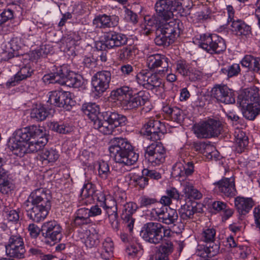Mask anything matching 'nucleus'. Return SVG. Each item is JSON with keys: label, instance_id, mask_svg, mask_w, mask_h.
<instances>
[{"label": "nucleus", "instance_id": "4c0bfd02", "mask_svg": "<svg viewBox=\"0 0 260 260\" xmlns=\"http://www.w3.org/2000/svg\"><path fill=\"white\" fill-rule=\"evenodd\" d=\"M85 246L88 248L96 247L100 243V235L95 230L93 232L86 231L82 238Z\"/></svg>", "mask_w": 260, "mask_h": 260}, {"label": "nucleus", "instance_id": "f257e3e1", "mask_svg": "<svg viewBox=\"0 0 260 260\" xmlns=\"http://www.w3.org/2000/svg\"><path fill=\"white\" fill-rule=\"evenodd\" d=\"M110 98L114 102H118L124 110H133L145 105L148 100V93L141 90L133 95L132 88L123 86L112 90Z\"/></svg>", "mask_w": 260, "mask_h": 260}, {"label": "nucleus", "instance_id": "b1692460", "mask_svg": "<svg viewBox=\"0 0 260 260\" xmlns=\"http://www.w3.org/2000/svg\"><path fill=\"white\" fill-rule=\"evenodd\" d=\"M49 197L45 188H40L34 190L25 202H29L32 205L51 206Z\"/></svg>", "mask_w": 260, "mask_h": 260}, {"label": "nucleus", "instance_id": "423d86ee", "mask_svg": "<svg viewBox=\"0 0 260 260\" xmlns=\"http://www.w3.org/2000/svg\"><path fill=\"white\" fill-rule=\"evenodd\" d=\"M199 46L211 54H219L223 52L226 48L224 40L215 34L201 35Z\"/></svg>", "mask_w": 260, "mask_h": 260}, {"label": "nucleus", "instance_id": "13d9d810", "mask_svg": "<svg viewBox=\"0 0 260 260\" xmlns=\"http://www.w3.org/2000/svg\"><path fill=\"white\" fill-rule=\"evenodd\" d=\"M70 72L71 71H69L68 67L64 64L57 68L56 72L54 73L56 76L58 77L60 85L62 84V83L61 82V80L64 81Z\"/></svg>", "mask_w": 260, "mask_h": 260}, {"label": "nucleus", "instance_id": "37998d69", "mask_svg": "<svg viewBox=\"0 0 260 260\" xmlns=\"http://www.w3.org/2000/svg\"><path fill=\"white\" fill-rule=\"evenodd\" d=\"M160 244L158 252L162 258H167L174 251L173 242L171 239H169V238H165Z\"/></svg>", "mask_w": 260, "mask_h": 260}, {"label": "nucleus", "instance_id": "2f4dec72", "mask_svg": "<svg viewBox=\"0 0 260 260\" xmlns=\"http://www.w3.org/2000/svg\"><path fill=\"white\" fill-rule=\"evenodd\" d=\"M88 213V209L81 208L76 212L74 219V224L77 226L81 227L91 222Z\"/></svg>", "mask_w": 260, "mask_h": 260}, {"label": "nucleus", "instance_id": "4be33fe9", "mask_svg": "<svg viewBox=\"0 0 260 260\" xmlns=\"http://www.w3.org/2000/svg\"><path fill=\"white\" fill-rule=\"evenodd\" d=\"M104 44L108 49L119 47L126 44L127 37L121 33L110 31L104 35Z\"/></svg>", "mask_w": 260, "mask_h": 260}, {"label": "nucleus", "instance_id": "a211bd4d", "mask_svg": "<svg viewBox=\"0 0 260 260\" xmlns=\"http://www.w3.org/2000/svg\"><path fill=\"white\" fill-rule=\"evenodd\" d=\"M166 127L165 124L158 120L150 119L146 125V132L148 139L155 141L160 140V137L166 133Z\"/></svg>", "mask_w": 260, "mask_h": 260}, {"label": "nucleus", "instance_id": "3c124183", "mask_svg": "<svg viewBox=\"0 0 260 260\" xmlns=\"http://www.w3.org/2000/svg\"><path fill=\"white\" fill-rule=\"evenodd\" d=\"M191 67L184 60H179L176 62V71L183 77H187Z\"/></svg>", "mask_w": 260, "mask_h": 260}, {"label": "nucleus", "instance_id": "c9c22d12", "mask_svg": "<svg viewBox=\"0 0 260 260\" xmlns=\"http://www.w3.org/2000/svg\"><path fill=\"white\" fill-rule=\"evenodd\" d=\"M162 112L172 121L180 123L183 119L182 110L176 107H171L169 105L163 106Z\"/></svg>", "mask_w": 260, "mask_h": 260}, {"label": "nucleus", "instance_id": "de8ad7c7", "mask_svg": "<svg viewBox=\"0 0 260 260\" xmlns=\"http://www.w3.org/2000/svg\"><path fill=\"white\" fill-rule=\"evenodd\" d=\"M50 128L60 134H66L73 131V127L68 123L52 122L49 125Z\"/></svg>", "mask_w": 260, "mask_h": 260}, {"label": "nucleus", "instance_id": "603ef678", "mask_svg": "<svg viewBox=\"0 0 260 260\" xmlns=\"http://www.w3.org/2000/svg\"><path fill=\"white\" fill-rule=\"evenodd\" d=\"M240 71V66L237 63L233 64L221 70V72L223 74L226 75L229 78L238 75Z\"/></svg>", "mask_w": 260, "mask_h": 260}, {"label": "nucleus", "instance_id": "20e7f679", "mask_svg": "<svg viewBox=\"0 0 260 260\" xmlns=\"http://www.w3.org/2000/svg\"><path fill=\"white\" fill-rule=\"evenodd\" d=\"M216 233V230L213 228L206 227L203 229L200 239L206 244L200 246L197 252L198 255L203 258H211L219 252V244L215 242Z\"/></svg>", "mask_w": 260, "mask_h": 260}, {"label": "nucleus", "instance_id": "49530a36", "mask_svg": "<svg viewBox=\"0 0 260 260\" xmlns=\"http://www.w3.org/2000/svg\"><path fill=\"white\" fill-rule=\"evenodd\" d=\"M154 42L156 45L159 46H169L171 44L174 42L158 27L156 30V37Z\"/></svg>", "mask_w": 260, "mask_h": 260}, {"label": "nucleus", "instance_id": "052dcab7", "mask_svg": "<svg viewBox=\"0 0 260 260\" xmlns=\"http://www.w3.org/2000/svg\"><path fill=\"white\" fill-rule=\"evenodd\" d=\"M6 214L5 217L9 222L16 223L19 220V212L15 210L4 211Z\"/></svg>", "mask_w": 260, "mask_h": 260}, {"label": "nucleus", "instance_id": "58836bf2", "mask_svg": "<svg viewBox=\"0 0 260 260\" xmlns=\"http://www.w3.org/2000/svg\"><path fill=\"white\" fill-rule=\"evenodd\" d=\"M82 110L85 115H87L93 122L99 119L100 107L95 103H87L84 104Z\"/></svg>", "mask_w": 260, "mask_h": 260}, {"label": "nucleus", "instance_id": "c85d7f7f", "mask_svg": "<svg viewBox=\"0 0 260 260\" xmlns=\"http://www.w3.org/2000/svg\"><path fill=\"white\" fill-rule=\"evenodd\" d=\"M179 212L182 220L188 221L193 219L194 214L200 211L194 203L188 202L181 206Z\"/></svg>", "mask_w": 260, "mask_h": 260}, {"label": "nucleus", "instance_id": "9b49d317", "mask_svg": "<svg viewBox=\"0 0 260 260\" xmlns=\"http://www.w3.org/2000/svg\"><path fill=\"white\" fill-rule=\"evenodd\" d=\"M212 96L219 103L232 104L235 103V93L226 84H215L211 90Z\"/></svg>", "mask_w": 260, "mask_h": 260}, {"label": "nucleus", "instance_id": "5fc2aeb1", "mask_svg": "<svg viewBox=\"0 0 260 260\" xmlns=\"http://www.w3.org/2000/svg\"><path fill=\"white\" fill-rule=\"evenodd\" d=\"M95 191V185L91 182H87L83 185L81 196L83 198H89L92 197Z\"/></svg>", "mask_w": 260, "mask_h": 260}, {"label": "nucleus", "instance_id": "a878e982", "mask_svg": "<svg viewBox=\"0 0 260 260\" xmlns=\"http://www.w3.org/2000/svg\"><path fill=\"white\" fill-rule=\"evenodd\" d=\"M34 71L29 64L23 66L19 71L7 82V86L10 88L16 85L20 81L30 77L34 73Z\"/></svg>", "mask_w": 260, "mask_h": 260}, {"label": "nucleus", "instance_id": "6ab92c4d", "mask_svg": "<svg viewBox=\"0 0 260 260\" xmlns=\"http://www.w3.org/2000/svg\"><path fill=\"white\" fill-rule=\"evenodd\" d=\"M109 150L111 156L118 154L126 153L133 150V146L127 139L122 138H114L110 141Z\"/></svg>", "mask_w": 260, "mask_h": 260}, {"label": "nucleus", "instance_id": "aec40b11", "mask_svg": "<svg viewBox=\"0 0 260 260\" xmlns=\"http://www.w3.org/2000/svg\"><path fill=\"white\" fill-rule=\"evenodd\" d=\"M167 21H161L158 27L174 42L181 33L180 22L176 19H170L169 22Z\"/></svg>", "mask_w": 260, "mask_h": 260}, {"label": "nucleus", "instance_id": "864d4df0", "mask_svg": "<svg viewBox=\"0 0 260 260\" xmlns=\"http://www.w3.org/2000/svg\"><path fill=\"white\" fill-rule=\"evenodd\" d=\"M150 73L146 70H143L139 72L136 76L137 83L146 88Z\"/></svg>", "mask_w": 260, "mask_h": 260}, {"label": "nucleus", "instance_id": "7ed1b4c3", "mask_svg": "<svg viewBox=\"0 0 260 260\" xmlns=\"http://www.w3.org/2000/svg\"><path fill=\"white\" fill-rule=\"evenodd\" d=\"M140 236L147 242L157 245L164 238L170 237L171 231L160 222H149L142 228Z\"/></svg>", "mask_w": 260, "mask_h": 260}, {"label": "nucleus", "instance_id": "c03bdc74", "mask_svg": "<svg viewBox=\"0 0 260 260\" xmlns=\"http://www.w3.org/2000/svg\"><path fill=\"white\" fill-rule=\"evenodd\" d=\"M28 127L30 138H38L42 139L40 140V142L42 145H45V144L47 142V140L46 138L45 137L46 135L45 128L43 126H41L39 125H31Z\"/></svg>", "mask_w": 260, "mask_h": 260}, {"label": "nucleus", "instance_id": "a18cd8bd", "mask_svg": "<svg viewBox=\"0 0 260 260\" xmlns=\"http://www.w3.org/2000/svg\"><path fill=\"white\" fill-rule=\"evenodd\" d=\"M49 112L43 105H39L33 108L30 113V117L37 121H42L46 119Z\"/></svg>", "mask_w": 260, "mask_h": 260}, {"label": "nucleus", "instance_id": "1a4fd4ad", "mask_svg": "<svg viewBox=\"0 0 260 260\" xmlns=\"http://www.w3.org/2000/svg\"><path fill=\"white\" fill-rule=\"evenodd\" d=\"M144 157L151 166H159L165 161L166 149L161 142L155 141L145 148Z\"/></svg>", "mask_w": 260, "mask_h": 260}, {"label": "nucleus", "instance_id": "0e129e2a", "mask_svg": "<svg viewBox=\"0 0 260 260\" xmlns=\"http://www.w3.org/2000/svg\"><path fill=\"white\" fill-rule=\"evenodd\" d=\"M183 171L180 170L177 173L176 176H183L184 175L188 176L191 175L194 172V165L192 162L188 161L185 167H183Z\"/></svg>", "mask_w": 260, "mask_h": 260}, {"label": "nucleus", "instance_id": "7c9ffc66", "mask_svg": "<svg viewBox=\"0 0 260 260\" xmlns=\"http://www.w3.org/2000/svg\"><path fill=\"white\" fill-rule=\"evenodd\" d=\"M113 157L117 163L125 166H131L137 162L139 158V154L134 150H132L126 153L118 154Z\"/></svg>", "mask_w": 260, "mask_h": 260}, {"label": "nucleus", "instance_id": "cd10ccee", "mask_svg": "<svg viewBox=\"0 0 260 260\" xmlns=\"http://www.w3.org/2000/svg\"><path fill=\"white\" fill-rule=\"evenodd\" d=\"M254 203L251 198L237 197L235 199V206L241 215H246L252 209Z\"/></svg>", "mask_w": 260, "mask_h": 260}, {"label": "nucleus", "instance_id": "dca6fc26", "mask_svg": "<svg viewBox=\"0 0 260 260\" xmlns=\"http://www.w3.org/2000/svg\"><path fill=\"white\" fill-rule=\"evenodd\" d=\"M170 59L165 55L161 54H154L147 57V65L150 70L154 71L161 68L159 70L158 74L160 76H164L169 71V62Z\"/></svg>", "mask_w": 260, "mask_h": 260}, {"label": "nucleus", "instance_id": "680f3d73", "mask_svg": "<svg viewBox=\"0 0 260 260\" xmlns=\"http://www.w3.org/2000/svg\"><path fill=\"white\" fill-rule=\"evenodd\" d=\"M14 18V12L10 9H5L0 14V26Z\"/></svg>", "mask_w": 260, "mask_h": 260}, {"label": "nucleus", "instance_id": "69168bd1", "mask_svg": "<svg viewBox=\"0 0 260 260\" xmlns=\"http://www.w3.org/2000/svg\"><path fill=\"white\" fill-rule=\"evenodd\" d=\"M142 175L145 176L148 178L158 180L161 178V175L160 173L154 170H149L144 169L142 171Z\"/></svg>", "mask_w": 260, "mask_h": 260}, {"label": "nucleus", "instance_id": "6e6d98bb", "mask_svg": "<svg viewBox=\"0 0 260 260\" xmlns=\"http://www.w3.org/2000/svg\"><path fill=\"white\" fill-rule=\"evenodd\" d=\"M14 184L8 179L0 180V192L3 194H8L14 190Z\"/></svg>", "mask_w": 260, "mask_h": 260}, {"label": "nucleus", "instance_id": "393cba45", "mask_svg": "<svg viewBox=\"0 0 260 260\" xmlns=\"http://www.w3.org/2000/svg\"><path fill=\"white\" fill-rule=\"evenodd\" d=\"M119 18L115 15L108 16L106 14L99 15L93 20V24L96 27L101 28H109L117 25Z\"/></svg>", "mask_w": 260, "mask_h": 260}, {"label": "nucleus", "instance_id": "39448f33", "mask_svg": "<svg viewBox=\"0 0 260 260\" xmlns=\"http://www.w3.org/2000/svg\"><path fill=\"white\" fill-rule=\"evenodd\" d=\"M6 233L2 234V238L6 234L8 236V241L5 247L7 256L14 258L22 259L25 257L26 249L23 238L18 233L13 234L9 229L5 230Z\"/></svg>", "mask_w": 260, "mask_h": 260}, {"label": "nucleus", "instance_id": "f704fd0d", "mask_svg": "<svg viewBox=\"0 0 260 260\" xmlns=\"http://www.w3.org/2000/svg\"><path fill=\"white\" fill-rule=\"evenodd\" d=\"M183 186L182 192L186 198L190 200H198L202 198V193L200 191L196 188L191 183L186 181L184 183Z\"/></svg>", "mask_w": 260, "mask_h": 260}, {"label": "nucleus", "instance_id": "ddd939ff", "mask_svg": "<svg viewBox=\"0 0 260 260\" xmlns=\"http://www.w3.org/2000/svg\"><path fill=\"white\" fill-rule=\"evenodd\" d=\"M47 102L58 107L64 108L67 111L70 110L74 105L71 93L62 91H52L49 92Z\"/></svg>", "mask_w": 260, "mask_h": 260}, {"label": "nucleus", "instance_id": "4d7b16f0", "mask_svg": "<svg viewBox=\"0 0 260 260\" xmlns=\"http://www.w3.org/2000/svg\"><path fill=\"white\" fill-rule=\"evenodd\" d=\"M98 172L99 175L101 178L106 179L110 173L108 163L105 161H100Z\"/></svg>", "mask_w": 260, "mask_h": 260}, {"label": "nucleus", "instance_id": "5701e85b", "mask_svg": "<svg viewBox=\"0 0 260 260\" xmlns=\"http://www.w3.org/2000/svg\"><path fill=\"white\" fill-rule=\"evenodd\" d=\"M215 189L220 191L223 196L227 197H233L236 196V189L234 179L230 178H224L214 183Z\"/></svg>", "mask_w": 260, "mask_h": 260}, {"label": "nucleus", "instance_id": "338daca9", "mask_svg": "<svg viewBox=\"0 0 260 260\" xmlns=\"http://www.w3.org/2000/svg\"><path fill=\"white\" fill-rule=\"evenodd\" d=\"M187 77L190 81H196L201 79L203 77V74L202 72L191 67Z\"/></svg>", "mask_w": 260, "mask_h": 260}, {"label": "nucleus", "instance_id": "ea45409f", "mask_svg": "<svg viewBox=\"0 0 260 260\" xmlns=\"http://www.w3.org/2000/svg\"><path fill=\"white\" fill-rule=\"evenodd\" d=\"M93 125L95 129H98L104 135L113 134L115 132L114 125H112L107 119L104 120L99 119L94 122Z\"/></svg>", "mask_w": 260, "mask_h": 260}, {"label": "nucleus", "instance_id": "9d476101", "mask_svg": "<svg viewBox=\"0 0 260 260\" xmlns=\"http://www.w3.org/2000/svg\"><path fill=\"white\" fill-rule=\"evenodd\" d=\"M150 215L159 222L170 225L175 224L178 219L177 211L162 205H157L151 209Z\"/></svg>", "mask_w": 260, "mask_h": 260}, {"label": "nucleus", "instance_id": "412c9836", "mask_svg": "<svg viewBox=\"0 0 260 260\" xmlns=\"http://www.w3.org/2000/svg\"><path fill=\"white\" fill-rule=\"evenodd\" d=\"M176 0H159L155 5V9L158 19L161 21H169L173 16L172 4Z\"/></svg>", "mask_w": 260, "mask_h": 260}, {"label": "nucleus", "instance_id": "473e14b6", "mask_svg": "<svg viewBox=\"0 0 260 260\" xmlns=\"http://www.w3.org/2000/svg\"><path fill=\"white\" fill-rule=\"evenodd\" d=\"M242 66L256 73L260 72V57L246 55L241 61Z\"/></svg>", "mask_w": 260, "mask_h": 260}, {"label": "nucleus", "instance_id": "8fccbe9b", "mask_svg": "<svg viewBox=\"0 0 260 260\" xmlns=\"http://www.w3.org/2000/svg\"><path fill=\"white\" fill-rule=\"evenodd\" d=\"M135 53V49L134 46H126L119 50L118 59L120 61H126L131 58Z\"/></svg>", "mask_w": 260, "mask_h": 260}, {"label": "nucleus", "instance_id": "6e6552de", "mask_svg": "<svg viewBox=\"0 0 260 260\" xmlns=\"http://www.w3.org/2000/svg\"><path fill=\"white\" fill-rule=\"evenodd\" d=\"M30 139L28 127H24L18 129L15 133L14 136L10 138L9 146L13 153L20 157L24 155L26 150L25 145Z\"/></svg>", "mask_w": 260, "mask_h": 260}, {"label": "nucleus", "instance_id": "774afa93", "mask_svg": "<svg viewBox=\"0 0 260 260\" xmlns=\"http://www.w3.org/2000/svg\"><path fill=\"white\" fill-rule=\"evenodd\" d=\"M135 182V186L139 189H144L148 184V178L145 176L142 175V176H139L134 179Z\"/></svg>", "mask_w": 260, "mask_h": 260}, {"label": "nucleus", "instance_id": "f03ea898", "mask_svg": "<svg viewBox=\"0 0 260 260\" xmlns=\"http://www.w3.org/2000/svg\"><path fill=\"white\" fill-rule=\"evenodd\" d=\"M258 91V88L255 86L247 89L239 99L243 116L247 119L253 120L260 114V96Z\"/></svg>", "mask_w": 260, "mask_h": 260}, {"label": "nucleus", "instance_id": "a19ab883", "mask_svg": "<svg viewBox=\"0 0 260 260\" xmlns=\"http://www.w3.org/2000/svg\"><path fill=\"white\" fill-rule=\"evenodd\" d=\"M106 115L107 120L114 125L115 128L126 124L127 118L122 114H118L116 112H108L106 113Z\"/></svg>", "mask_w": 260, "mask_h": 260}, {"label": "nucleus", "instance_id": "72a5a7b5", "mask_svg": "<svg viewBox=\"0 0 260 260\" xmlns=\"http://www.w3.org/2000/svg\"><path fill=\"white\" fill-rule=\"evenodd\" d=\"M236 151L242 153L248 146V138L245 132L240 129H237L234 133Z\"/></svg>", "mask_w": 260, "mask_h": 260}, {"label": "nucleus", "instance_id": "bf43d9fd", "mask_svg": "<svg viewBox=\"0 0 260 260\" xmlns=\"http://www.w3.org/2000/svg\"><path fill=\"white\" fill-rule=\"evenodd\" d=\"M40 142V141H37L35 142H30L29 144L25 145L26 150L24 152V154L26 153H34L38 152V151H41V147L43 146Z\"/></svg>", "mask_w": 260, "mask_h": 260}, {"label": "nucleus", "instance_id": "f3484780", "mask_svg": "<svg viewBox=\"0 0 260 260\" xmlns=\"http://www.w3.org/2000/svg\"><path fill=\"white\" fill-rule=\"evenodd\" d=\"M138 208L137 204L133 202H126L123 205L121 218L129 232L133 231L135 221L133 215Z\"/></svg>", "mask_w": 260, "mask_h": 260}, {"label": "nucleus", "instance_id": "e433bc0d", "mask_svg": "<svg viewBox=\"0 0 260 260\" xmlns=\"http://www.w3.org/2000/svg\"><path fill=\"white\" fill-rule=\"evenodd\" d=\"M114 243L110 238H106L98 249L101 257L104 259H109L113 256Z\"/></svg>", "mask_w": 260, "mask_h": 260}, {"label": "nucleus", "instance_id": "4468645a", "mask_svg": "<svg viewBox=\"0 0 260 260\" xmlns=\"http://www.w3.org/2000/svg\"><path fill=\"white\" fill-rule=\"evenodd\" d=\"M23 207L27 217L35 222H40L44 220L51 208V206L32 205L29 202H25Z\"/></svg>", "mask_w": 260, "mask_h": 260}, {"label": "nucleus", "instance_id": "f8f14e48", "mask_svg": "<svg viewBox=\"0 0 260 260\" xmlns=\"http://www.w3.org/2000/svg\"><path fill=\"white\" fill-rule=\"evenodd\" d=\"M111 80V73L102 70L96 72L92 77L91 83L96 95L101 96L109 88Z\"/></svg>", "mask_w": 260, "mask_h": 260}, {"label": "nucleus", "instance_id": "09e8293b", "mask_svg": "<svg viewBox=\"0 0 260 260\" xmlns=\"http://www.w3.org/2000/svg\"><path fill=\"white\" fill-rule=\"evenodd\" d=\"M158 71L157 73L149 74L146 89L153 90L155 88L159 87L162 84V79L159 77Z\"/></svg>", "mask_w": 260, "mask_h": 260}, {"label": "nucleus", "instance_id": "bb28decb", "mask_svg": "<svg viewBox=\"0 0 260 260\" xmlns=\"http://www.w3.org/2000/svg\"><path fill=\"white\" fill-rule=\"evenodd\" d=\"M232 31L237 37H247L251 33V26L244 21L237 19L231 22Z\"/></svg>", "mask_w": 260, "mask_h": 260}, {"label": "nucleus", "instance_id": "0eeeda50", "mask_svg": "<svg viewBox=\"0 0 260 260\" xmlns=\"http://www.w3.org/2000/svg\"><path fill=\"white\" fill-rule=\"evenodd\" d=\"M193 130L198 138L216 137H218L222 131L223 124L218 120L209 119L202 123L194 125Z\"/></svg>", "mask_w": 260, "mask_h": 260}, {"label": "nucleus", "instance_id": "c756f323", "mask_svg": "<svg viewBox=\"0 0 260 260\" xmlns=\"http://www.w3.org/2000/svg\"><path fill=\"white\" fill-rule=\"evenodd\" d=\"M59 156L58 152L56 149L44 148L39 154V159L43 164L47 165L56 161Z\"/></svg>", "mask_w": 260, "mask_h": 260}, {"label": "nucleus", "instance_id": "79ce46f5", "mask_svg": "<svg viewBox=\"0 0 260 260\" xmlns=\"http://www.w3.org/2000/svg\"><path fill=\"white\" fill-rule=\"evenodd\" d=\"M61 82L62 83L61 85H67L74 88H79L83 84L82 77L72 71L69 73L64 81L61 80Z\"/></svg>", "mask_w": 260, "mask_h": 260}, {"label": "nucleus", "instance_id": "e2e57ef3", "mask_svg": "<svg viewBox=\"0 0 260 260\" xmlns=\"http://www.w3.org/2000/svg\"><path fill=\"white\" fill-rule=\"evenodd\" d=\"M157 199L147 196H143L140 200V207L141 208L148 207L152 205L158 203Z\"/></svg>", "mask_w": 260, "mask_h": 260}, {"label": "nucleus", "instance_id": "2eb2a0df", "mask_svg": "<svg viewBox=\"0 0 260 260\" xmlns=\"http://www.w3.org/2000/svg\"><path fill=\"white\" fill-rule=\"evenodd\" d=\"M42 236L51 241L59 242L62 237V228L55 220L44 222L41 227Z\"/></svg>", "mask_w": 260, "mask_h": 260}]
</instances>
